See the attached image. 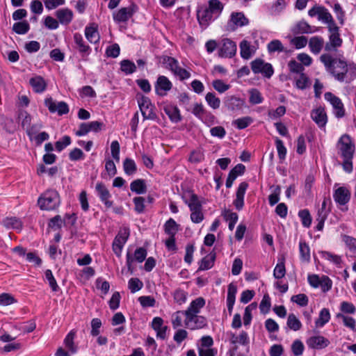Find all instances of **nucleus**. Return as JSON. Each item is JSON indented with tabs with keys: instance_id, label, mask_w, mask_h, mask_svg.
<instances>
[{
	"instance_id": "a211bd4d",
	"label": "nucleus",
	"mask_w": 356,
	"mask_h": 356,
	"mask_svg": "<svg viewBox=\"0 0 356 356\" xmlns=\"http://www.w3.org/2000/svg\"><path fill=\"white\" fill-rule=\"evenodd\" d=\"M172 87L171 81L166 76H159L155 84V91L157 95L165 96Z\"/></svg>"
},
{
	"instance_id": "ea45409f",
	"label": "nucleus",
	"mask_w": 356,
	"mask_h": 356,
	"mask_svg": "<svg viewBox=\"0 0 356 356\" xmlns=\"http://www.w3.org/2000/svg\"><path fill=\"white\" fill-rule=\"evenodd\" d=\"M164 112L172 122H178L181 120L179 110L177 107L170 105L166 106L164 107Z\"/></svg>"
},
{
	"instance_id": "20e7f679",
	"label": "nucleus",
	"mask_w": 356,
	"mask_h": 356,
	"mask_svg": "<svg viewBox=\"0 0 356 356\" xmlns=\"http://www.w3.org/2000/svg\"><path fill=\"white\" fill-rule=\"evenodd\" d=\"M329 41L325 44L326 51H335L342 45L343 40L340 37L339 27L336 24H332L328 27Z\"/></svg>"
},
{
	"instance_id": "a18cd8bd",
	"label": "nucleus",
	"mask_w": 356,
	"mask_h": 356,
	"mask_svg": "<svg viewBox=\"0 0 356 356\" xmlns=\"http://www.w3.org/2000/svg\"><path fill=\"white\" fill-rule=\"evenodd\" d=\"M240 53L241 56L244 59L250 58L253 54L254 51L250 47V44L246 40H243L240 43Z\"/></svg>"
},
{
	"instance_id": "473e14b6",
	"label": "nucleus",
	"mask_w": 356,
	"mask_h": 356,
	"mask_svg": "<svg viewBox=\"0 0 356 356\" xmlns=\"http://www.w3.org/2000/svg\"><path fill=\"white\" fill-rule=\"evenodd\" d=\"M300 259L302 262L309 263L311 259L310 248L309 245L302 240L299 242Z\"/></svg>"
},
{
	"instance_id": "39448f33",
	"label": "nucleus",
	"mask_w": 356,
	"mask_h": 356,
	"mask_svg": "<svg viewBox=\"0 0 356 356\" xmlns=\"http://www.w3.org/2000/svg\"><path fill=\"white\" fill-rule=\"evenodd\" d=\"M308 15L312 17L318 16L319 21H321L328 25L327 28L331 26L332 24H336L331 14L329 13L327 9L323 6H314L309 10Z\"/></svg>"
},
{
	"instance_id": "864d4df0",
	"label": "nucleus",
	"mask_w": 356,
	"mask_h": 356,
	"mask_svg": "<svg viewBox=\"0 0 356 356\" xmlns=\"http://www.w3.org/2000/svg\"><path fill=\"white\" fill-rule=\"evenodd\" d=\"M174 300L179 305H183L186 302L187 293L184 290L177 289L172 293Z\"/></svg>"
},
{
	"instance_id": "052dcab7",
	"label": "nucleus",
	"mask_w": 356,
	"mask_h": 356,
	"mask_svg": "<svg viewBox=\"0 0 356 356\" xmlns=\"http://www.w3.org/2000/svg\"><path fill=\"white\" fill-rule=\"evenodd\" d=\"M253 120L249 116L238 118L233 122V124L235 125L238 129H243L248 127Z\"/></svg>"
},
{
	"instance_id": "6e6552de",
	"label": "nucleus",
	"mask_w": 356,
	"mask_h": 356,
	"mask_svg": "<svg viewBox=\"0 0 356 356\" xmlns=\"http://www.w3.org/2000/svg\"><path fill=\"white\" fill-rule=\"evenodd\" d=\"M337 147L342 156H353L355 152V144L348 134L342 135L337 143Z\"/></svg>"
},
{
	"instance_id": "4c0bfd02",
	"label": "nucleus",
	"mask_w": 356,
	"mask_h": 356,
	"mask_svg": "<svg viewBox=\"0 0 356 356\" xmlns=\"http://www.w3.org/2000/svg\"><path fill=\"white\" fill-rule=\"evenodd\" d=\"M215 259L216 253L213 252H210L202 259L199 270H206L211 268L214 264Z\"/></svg>"
},
{
	"instance_id": "f3484780",
	"label": "nucleus",
	"mask_w": 356,
	"mask_h": 356,
	"mask_svg": "<svg viewBox=\"0 0 356 356\" xmlns=\"http://www.w3.org/2000/svg\"><path fill=\"white\" fill-rule=\"evenodd\" d=\"M197 20L200 26L205 29L216 18L215 15L207 8H201L197 10Z\"/></svg>"
},
{
	"instance_id": "c9c22d12",
	"label": "nucleus",
	"mask_w": 356,
	"mask_h": 356,
	"mask_svg": "<svg viewBox=\"0 0 356 356\" xmlns=\"http://www.w3.org/2000/svg\"><path fill=\"white\" fill-rule=\"evenodd\" d=\"M331 316L328 309L323 308L320 312L318 318L315 321L316 327H323L330 320Z\"/></svg>"
},
{
	"instance_id": "37998d69",
	"label": "nucleus",
	"mask_w": 356,
	"mask_h": 356,
	"mask_svg": "<svg viewBox=\"0 0 356 356\" xmlns=\"http://www.w3.org/2000/svg\"><path fill=\"white\" fill-rule=\"evenodd\" d=\"M74 40L78 47L79 51L83 54L88 55L90 53V47L84 43L82 35L80 33H76L74 35Z\"/></svg>"
},
{
	"instance_id": "4be33fe9",
	"label": "nucleus",
	"mask_w": 356,
	"mask_h": 356,
	"mask_svg": "<svg viewBox=\"0 0 356 356\" xmlns=\"http://www.w3.org/2000/svg\"><path fill=\"white\" fill-rule=\"evenodd\" d=\"M248 187V184L246 182H241L237 188L234 205L238 211L242 209L244 206V197Z\"/></svg>"
},
{
	"instance_id": "c03bdc74",
	"label": "nucleus",
	"mask_w": 356,
	"mask_h": 356,
	"mask_svg": "<svg viewBox=\"0 0 356 356\" xmlns=\"http://www.w3.org/2000/svg\"><path fill=\"white\" fill-rule=\"evenodd\" d=\"M222 216L225 220L229 222L228 227L229 230L232 231L238 221V214L235 212L231 211L230 210H225L222 213Z\"/></svg>"
},
{
	"instance_id": "dca6fc26",
	"label": "nucleus",
	"mask_w": 356,
	"mask_h": 356,
	"mask_svg": "<svg viewBox=\"0 0 356 356\" xmlns=\"http://www.w3.org/2000/svg\"><path fill=\"white\" fill-rule=\"evenodd\" d=\"M306 344L309 348L319 350L328 346L330 341L323 336L314 335L307 339Z\"/></svg>"
},
{
	"instance_id": "c85d7f7f",
	"label": "nucleus",
	"mask_w": 356,
	"mask_h": 356,
	"mask_svg": "<svg viewBox=\"0 0 356 356\" xmlns=\"http://www.w3.org/2000/svg\"><path fill=\"white\" fill-rule=\"evenodd\" d=\"M29 83L34 92L41 93L46 90L47 83L45 80L40 76H35L30 79Z\"/></svg>"
},
{
	"instance_id": "6ab92c4d",
	"label": "nucleus",
	"mask_w": 356,
	"mask_h": 356,
	"mask_svg": "<svg viewBox=\"0 0 356 356\" xmlns=\"http://www.w3.org/2000/svg\"><path fill=\"white\" fill-rule=\"evenodd\" d=\"M42 127L41 124H35L32 126L30 129L27 128V134L31 140L35 142L37 145H41L42 142L49 139V136L47 132H41L36 134L37 131Z\"/></svg>"
},
{
	"instance_id": "58836bf2",
	"label": "nucleus",
	"mask_w": 356,
	"mask_h": 356,
	"mask_svg": "<svg viewBox=\"0 0 356 356\" xmlns=\"http://www.w3.org/2000/svg\"><path fill=\"white\" fill-rule=\"evenodd\" d=\"M130 189L137 194H144L147 192V186L145 180L138 179L133 181L130 184Z\"/></svg>"
},
{
	"instance_id": "5701e85b",
	"label": "nucleus",
	"mask_w": 356,
	"mask_h": 356,
	"mask_svg": "<svg viewBox=\"0 0 356 356\" xmlns=\"http://www.w3.org/2000/svg\"><path fill=\"white\" fill-rule=\"evenodd\" d=\"M205 305V300L199 297L194 300H193L188 308L185 310L186 315H198Z\"/></svg>"
},
{
	"instance_id": "cd10ccee",
	"label": "nucleus",
	"mask_w": 356,
	"mask_h": 356,
	"mask_svg": "<svg viewBox=\"0 0 356 356\" xmlns=\"http://www.w3.org/2000/svg\"><path fill=\"white\" fill-rule=\"evenodd\" d=\"M56 16L58 19V22L61 24L67 25L73 19V13L68 8H62L56 10Z\"/></svg>"
},
{
	"instance_id": "72a5a7b5",
	"label": "nucleus",
	"mask_w": 356,
	"mask_h": 356,
	"mask_svg": "<svg viewBox=\"0 0 356 356\" xmlns=\"http://www.w3.org/2000/svg\"><path fill=\"white\" fill-rule=\"evenodd\" d=\"M76 331L72 330H71L65 337L64 339V344L69 350L70 352H71L72 354L76 353L78 350L77 346L74 343V339L76 337Z\"/></svg>"
},
{
	"instance_id": "1a4fd4ad",
	"label": "nucleus",
	"mask_w": 356,
	"mask_h": 356,
	"mask_svg": "<svg viewBox=\"0 0 356 356\" xmlns=\"http://www.w3.org/2000/svg\"><path fill=\"white\" fill-rule=\"evenodd\" d=\"M251 68L254 74L261 73L267 78H270L274 72L271 64L265 63L261 59H256L252 61Z\"/></svg>"
},
{
	"instance_id": "2eb2a0df",
	"label": "nucleus",
	"mask_w": 356,
	"mask_h": 356,
	"mask_svg": "<svg viewBox=\"0 0 356 356\" xmlns=\"http://www.w3.org/2000/svg\"><path fill=\"white\" fill-rule=\"evenodd\" d=\"M44 104L51 113L57 112L58 115H62L69 112L68 106L65 102H60L56 103L51 97L47 98L44 100Z\"/></svg>"
},
{
	"instance_id": "e433bc0d",
	"label": "nucleus",
	"mask_w": 356,
	"mask_h": 356,
	"mask_svg": "<svg viewBox=\"0 0 356 356\" xmlns=\"http://www.w3.org/2000/svg\"><path fill=\"white\" fill-rule=\"evenodd\" d=\"M336 318L338 319H341L343 325L350 329L351 331H356V320L354 318L341 313L337 314Z\"/></svg>"
},
{
	"instance_id": "bb28decb",
	"label": "nucleus",
	"mask_w": 356,
	"mask_h": 356,
	"mask_svg": "<svg viewBox=\"0 0 356 356\" xmlns=\"http://www.w3.org/2000/svg\"><path fill=\"white\" fill-rule=\"evenodd\" d=\"M236 292H237L236 286L233 283H230L228 286L227 296V307L228 312L230 315L232 313V310H233L234 305L235 303Z\"/></svg>"
},
{
	"instance_id": "79ce46f5",
	"label": "nucleus",
	"mask_w": 356,
	"mask_h": 356,
	"mask_svg": "<svg viewBox=\"0 0 356 356\" xmlns=\"http://www.w3.org/2000/svg\"><path fill=\"white\" fill-rule=\"evenodd\" d=\"M3 225L9 229H15L20 231L22 228V222L16 217L6 218L3 221Z\"/></svg>"
},
{
	"instance_id": "bf43d9fd",
	"label": "nucleus",
	"mask_w": 356,
	"mask_h": 356,
	"mask_svg": "<svg viewBox=\"0 0 356 356\" xmlns=\"http://www.w3.org/2000/svg\"><path fill=\"white\" fill-rule=\"evenodd\" d=\"M250 99L249 101L252 104H261L264 98L261 96V92L255 88L251 89L249 91Z\"/></svg>"
},
{
	"instance_id": "774afa93",
	"label": "nucleus",
	"mask_w": 356,
	"mask_h": 356,
	"mask_svg": "<svg viewBox=\"0 0 356 356\" xmlns=\"http://www.w3.org/2000/svg\"><path fill=\"white\" fill-rule=\"evenodd\" d=\"M268 51L269 53L275 51L282 52L284 51V47L279 40H273L268 44Z\"/></svg>"
},
{
	"instance_id": "7c9ffc66",
	"label": "nucleus",
	"mask_w": 356,
	"mask_h": 356,
	"mask_svg": "<svg viewBox=\"0 0 356 356\" xmlns=\"http://www.w3.org/2000/svg\"><path fill=\"white\" fill-rule=\"evenodd\" d=\"M185 310L177 311L171 315L170 321L174 329L180 328L184 325Z\"/></svg>"
},
{
	"instance_id": "a19ab883",
	"label": "nucleus",
	"mask_w": 356,
	"mask_h": 356,
	"mask_svg": "<svg viewBox=\"0 0 356 356\" xmlns=\"http://www.w3.org/2000/svg\"><path fill=\"white\" fill-rule=\"evenodd\" d=\"M179 225L172 218L167 220L164 225V231L169 236H175Z\"/></svg>"
},
{
	"instance_id": "f8f14e48",
	"label": "nucleus",
	"mask_w": 356,
	"mask_h": 356,
	"mask_svg": "<svg viewBox=\"0 0 356 356\" xmlns=\"http://www.w3.org/2000/svg\"><path fill=\"white\" fill-rule=\"evenodd\" d=\"M236 44L234 42L228 38L222 40L218 54L221 57L232 58L236 54Z\"/></svg>"
},
{
	"instance_id": "f257e3e1",
	"label": "nucleus",
	"mask_w": 356,
	"mask_h": 356,
	"mask_svg": "<svg viewBox=\"0 0 356 356\" xmlns=\"http://www.w3.org/2000/svg\"><path fill=\"white\" fill-rule=\"evenodd\" d=\"M320 60L324 65L325 70L332 74L337 80L339 81L345 80L348 68V64L344 60L333 58L329 54H323L320 56Z\"/></svg>"
},
{
	"instance_id": "680f3d73",
	"label": "nucleus",
	"mask_w": 356,
	"mask_h": 356,
	"mask_svg": "<svg viewBox=\"0 0 356 356\" xmlns=\"http://www.w3.org/2000/svg\"><path fill=\"white\" fill-rule=\"evenodd\" d=\"M13 29L17 34H25L29 30V24L26 21L17 22L13 24Z\"/></svg>"
},
{
	"instance_id": "49530a36",
	"label": "nucleus",
	"mask_w": 356,
	"mask_h": 356,
	"mask_svg": "<svg viewBox=\"0 0 356 356\" xmlns=\"http://www.w3.org/2000/svg\"><path fill=\"white\" fill-rule=\"evenodd\" d=\"M341 240L349 251L353 254H356V238L349 235L341 234Z\"/></svg>"
},
{
	"instance_id": "6e6d98bb",
	"label": "nucleus",
	"mask_w": 356,
	"mask_h": 356,
	"mask_svg": "<svg viewBox=\"0 0 356 356\" xmlns=\"http://www.w3.org/2000/svg\"><path fill=\"white\" fill-rule=\"evenodd\" d=\"M286 268L284 259L279 261L273 270V276L275 279H281L285 276Z\"/></svg>"
},
{
	"instance_id": "aec40b11",
	"label": "nucleus",
	"mask_w": 356,
	"mask_h": 356,
	"mask_svg": "<svg viewBox=\"0 0 356 356\" xmlns=\"http://www.w3.org/2000/svg\"><path fill=\"white\" fill-rule=\"evenodd\" d=\"M333 198L338 204L346 205L350 201V191L346 187L341 186L334 191Z\"/></svg>"
},
{
	"instance_id": "5fc2aeb1",
	"label": "nucleus",
	"mask_w": 356,
	"mask_h": 356,
	"mask_svg": "<svg viewBox=\"0 0 356 356\" xmlns=\"http://www.w3.org/2000/svg\"><path fill=\"white\" fill-rule=\"evenodd\" d=\"M340 311L341 314L345 315L354 314L356 312V307L352 302L343 301L340 304Z\"/></svg>"
},
{
	"instance_id": "a878e982",
	"label": "nucleus",
	"mask_w": 356,
	"mask_h": 356,
	"mask_svg": "<svg viewBox=\"0 0 356 356\" xmlns=\"http://www.w3.org/2000/svg\"><path fill=\"white\" fill-rule=\"evenodd\" d=\"M316 31L307 22L301 20L297 22L292 28L291 31L294 34L312 33Z\"/></svg>"
},
{
	"instance_id": "2f4dec72",
	"label": "nucleus",
	"mask_w": 356,
	"mask_h": 356,
	"mask_svg": "<svg viewBox=\"0 0 356 356\" xmlns=\"http://www.w3.org/2000/svg\"><path fill=\"white\" fill-rule=\"evenodd\" d=\"M85 35L87 40L91 43H97L99 40L97 26L95 24L86 27Z\"/></svg>"
},
{
	"instance_id": "c756f323",
	"label": "nucleus",
	"mask_w": 356,
	"mask_h": 356,
	"mask_svg": "<svg viewBox=\"0 0 356 356\" xmlns=\"http://www.w3.org/2000/svg\"><path fill=\"white\" fill-rule=\"evenodd\" d=\"M308 44L310 51L314 54H319L325 45L323 38L320 36L312 37Z\"/></svg>"
},
{
	"instance_id": "412c9836",
	"label": "nucleus",
	"mask_w": 356,
	"mask_h": 356,
	"mask_svg": "<svg viewBox=\"0 0 356 356\" xmlns=\"http://www.w3.org/2000/svg\"><path fill=\"white\" fill-rule=\"evenodd\" d=\"M311 118L320 128L324 127L327 122V114L321 106L312 111Z\"/></svg>"
},
{
	"instance_id": "0e129e2a",
	"label": "nucleus",
	"mask_w": 356,
	"mask_h": 356,
	"mask_svg": "<svg viewBox=\"0 0 356 356\" xmlns=\"http://www.w3.org/2000/svg\"><path fill=\"white\" fill-rule=\"evenodd\" d=\"M128 286L132 293L140 290L143 286V282L138 278H131L128 282Z\"/></svg>"
},
{
	"instance_id": "4468645a",
	"label": "nucleus",
	"mask_w": 356,
	"mask_h": 356,
	"mask_svg": "<svg viewBox=\"0 0 356 356\" xmlns=\"http://www.w3.org/2000/svg\"><path fill=\"white\" fill-rule=\"evenodd\" d=\"M249 24L248 19L243 13H232L228 22V27L231 31H235L238 27L246 26Z\"/></svg>"
},
{
	"instance_id": "393cba45",
	"label": "nucleus",
	"mask_w": 356,
	"mask_h": 356,
	"mask_svg": "<svg viewBox=\"0 0 356 356\" xmlns=\"http://www.w3.org/2000/svg\"><path fill=\"white\" fill-rule=\"evenodd\" d=\"M230 342L232 344L236 345L239 344L241 346H248L250 343V339L248 334L245 331H241L240 333L236 335L232 332H230Z\"/></svg>"
},
{
	"instance_id": "de8ad7c7",
	"label": "nucleus",
	"mask_w": 356,
	"mask_h": 356,
	"mask_svg": "<svg viewBox=\"0 0 356 356\" xmlns=\"http://www.w3.org/2000/svg\"><path fill=\"white\" fill-rule=\"evenodd\" d=\"M287 327L293 330L298 331L302 327L300 321L296 317L294 314H289L286 321Z\"/></svg>"
},
{
	"instance_id": "4d7b16f0",
	"label": "nucleus",
	"mask_w": 356,
	"mask_h": 356,
	"mask_svg": "<svg viewBox=\"0 0 356 356\" xmlns=\"http://www.w3.org/2000/svg\"><path fill=\"white\" fill-rule=\"evenodd\" d=\"M207 104L213 109H217L220 106V100L213 92H208L205 96Z\"/></svg>"
},
{
	"instance_id": "3c124183",
	"label": "nucleus",
	"mask_w": 356,
	"mask_h": 356,
	"mask_svg": "<svg viewBox=\"0 0 356 356\" xmlns=\"http://www.w3.org/2000/svg\"><path fill=\"white\" fill-rule=\"evenodd\" d=\"M244 104L243 100L240 98L231 97L226 103L228 109L232 111L238 110L243 107Z\"/></svg>"
},
{
	"instance_id": "69168bd1",
	"label": "nucleus",
	"mask_w": 356,
	"mask_h": 356,
	"mask_svg": "<svg viewBox=\"0 0 356 356\" xmlns=\"http://www.w3.org/2000/svg\"><path fill=\"white\" fill-rule=\"evenodd\" d=\"M188 336V332L181 328H177L173 336V340L178 344H181Z\"/></svg>"
},
{
	"instance_id": "9b49d317",
	"label": "nucleus",
	"mask_w": 356,
	"mask_h": 356,
	"mask_svg": "<svg viewBox=\"0 0 356 356\" xmlns=\"http://www.w3.org/2000/svg\"><path fill=\"white\" fill-rule=\"evenodd\" d=\"M325 99L332 106L333 113L337 118H341L344 116L345 110L343 104L339 97L331 92H326L325 94Z\"/></svg>"
},
{
	"instance_id": "f704fd0d",
	"label": "nucleus",
	"mask_w": 356,
	"mask_h": 356,
	"mask_svg": "<svg viewBox=\"0 0 356 356\" xmlns=\"http://www.w3.org/2000/svg\"><path fill=\"white\" fill-rule=\"evenodd\" d=\"M132 15V12L129 8H122L113 13V19L117 22L127 21Z\"/></svg>"
},
{
	"instance_id": "338daca9",
	"label": "nucleus",
	"mask_w": 356,
	"mask_h": 356,
	"mask_svg": "<svg viewBox=\"0 0 356 356\" xmlns=\"http://www.w3.org/2000/svg\"><path fill=\"white\" fill-rule=\"evenodd\" d=\"M95 284L97 289L101 290L104 295L107 294L110 289V284L108 282L102 277H98L95 281Z\"/></svg>"
},
{
	"instance_id": "423d86ee",
	"label": "nucleus",
	"mask_w": 356,
	"mask_h": 356,
	"mask_svg": "<svg viewBox=\"0 0 356 356\" xmlns=\"http://www.w3.org/2000/svg\"><path fill=\"white\" fill-rule=\"evenodd\" d=\"M137 100L140 111L144 119H154L156 116L154 113V106L150 99L143 95H138Z\"/></svg>"
},
{
	"instance_id": "8fccbe9b",
	"label": "nucleus",
	"mask_w": 356,
	"mask_h": 356,
	"mask_svg": "<svg viewBox=\"0 0 356 356\" xmlns=\"http://www.w3.org/2000/svg\"><path fill=\"white\" fill-rule=\"evenodd\" d=\"M207 8L215 15V17H218L222 11L223 5L219 0H210Z\"/></svg>"
},
{
	"instance_id": "e2e57ef3",
	"label": "nucleus",
	"mask_w": 356,
	"mask_h": 356,
	"mask_svg": "<svg viewBox=\"0 0 356 356\" xmlns=\"http://www.w3.org/2000/svg\"><path fill=\"white\" fill-rule=\"evenodd\" d=\"M302 224L305 227H309L312 224V217L307 209L300 210L298 213Z\"/></svg>"
},
{
	"instance_id": "13d9d810",
	"label": "nucleus",
	"mask_w": 356,
	"mask_h": 356,
	"mask_svg": "<svg viewBox=\"0 0 356 356\" xmlns=\"http://www.w3.org/2000/svg\"><path fill=\"white\" fill-rule=\"evenodd\" d=\"M186 204H188L191 211L202 209V204L198 199V197L195 194H192L191 195L190 198L186 202Z\"/></svg>"
},
{
	"instance_id": "09e8293b",
	"label": "nucleus",
	"mask_w": 356,
	"mask_h": 356,
	"mask_svg": "<svg viewBox=\"0 0 356 356\" xmlns=\"http://www.w3.org/2000/svg\"><path fill=\"white\" fill-rule=\"evenodd\" d=\"M331 200L329 198H324L321 204V207L318 209L317 218H322L327 219L329 213L330 212V204Z\"/></svg>"
},
{
	"instance_id": "9d476101",
	"label": "nucleus",
	"mask_w": 356,
	"mask_h": 356,
	"mask_svg": "<svg viewBox=\"0 0 356 356\" xmlns=\"http://www.w3.org/2000/svg\"><path fill=\"white\" fill-rule=\"evenodd\" d=\"M147 257V251L143 248H137L134 255H132L129 252H127L126 255V264L128 268V270L133 273V267L132 264L134 261H137L138 263H142Z\"/></svg>"
},
{
	"instance_id": "603ef678",
	"label": "nucleus",
	"mask_w": 356,
	"mask_h": 356,
	"mask_svg": "<svg viewBox=\"0 0 356 356\" xmlns=\"http://www.w3.org/2000/svg\"><path fill=\"white\" fill-rule=\"evenodd\" d=\"M321 254L322 258L333 263L334 264H335L337 266H340L342 263L341 258L339 255L334 254H332L330 252H327V251L321 252Z\"/></svg>"
},
{
	"instance_id": "0eeeda50",
	"label": "nucleus",
	"mask_w": 356,
	"mask_h": 356,
	"mask_svg": "<svg viewBox=\"0 0 356 356\" xmlns=\"http://www.w3.org/2000/svg\"><path fill=\"white\" fill-rule=\"evenodd\" d=\"M184 326L191 330L203 329L207 326V320L200 315H186Z\"/></svg>"
},
{
	"instance_id": "b1692460",
	"label": "nucleus",
	"mask_w": 356,
	"mask_h": 356,
	"mask_svg": "<svg viewBox=\"0 0 356 356\" xmlns=\"http://www.w3.org/2000/svg\"><path fill=\"white\" fill-rule=\"evenodd\" d=\"M152 328L156 332V337L161 339H165L168 327L163 325V320L160 317H155L152 322Z\"/></svg>"
},
{
	"instance_id": "ddd939ff",
	"label": "nucleus",
	"mask_w": 356,
	"mask_h": 356,
	"mask_svg": "<svg viewBox=\"0 0 356 356\" xmlns=\"http://www.w3.org/2000/svg\"><path fill=\"white\" fill-rule=\"evenodd\" d=\"M95 191L97 195L100 199L101 202L104 204L106 209H110L113 207V202L110 200L111 194L106 186L102 182L97 183L95 186Z\"/></svg>"
},
{
	"instance_id": "f03ea898",
	"label": "nucleus",
	"mask_w": 356,
	"mask_h": 356,
	"mask_svg": "<svg viewBox=\"0 0 356 356\" xmlns=\"http://www.w3.org/2000/svg\"><path fill=\"white\" fill-rule=\"evenodd\" d=\"M60 203V195L54 189L45 191L39 197L38 204L40 209L51 211L57 209Z\"/></svg>"
},
{
	"instance_id": "7ed1b4c3",
	"label": "nucleus",
	"mask_w": 356,
	"mask_h": 356,
	"mask_svg": "<svg viewBox=\"0 0 356 356\" xmlns=\"http://www.w3.org/2000/svg\"><path fill=\"white\" fill-rule=\"evenodd\" d=\"M129 235V229L127 227H122L120 229L118 233L115 236L113 241L112 249L118 257H121L122 249L126 244Z\"/></svg>"
}]
</instances>
